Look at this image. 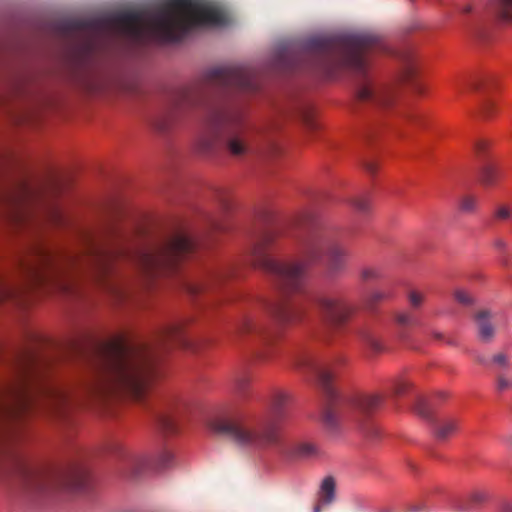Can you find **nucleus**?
Listing matches in <instances>:
<instances>
[{
  "label": "nucleus",
  "mask_w": 512,
  "mask_h": 512,
  "mask_svg": "<svg viewBox=\"0 0 512 512\" xmlns=\"http://www.w3.org/2000/svg\"><path fill=\"white\" fill-rule=\"evenodd\" d=\"M278 397H279V398H285V397H286V395L282 393V394H279V395H278Z\"/></svg>",
  "instance_id": "nucleus-27"
},
{
  "label": "nucleus",
  "mask_w": 512,
  "mask_h": 512,
  "mask_svg": "<svg viewBox=\"0 0 512 512\" xmlns=\"http://www.w3.org/2000/svg\"><path fill=\"white\" fill-rule=\"evenodd\" d=\"M425 295L419 291L412 290L408 294V300L413 308H419L424 302Z\"/></svg>",
  "instance_id": "nucleus-16"
},
{
  "label": "nucleus",
  "mask_w": 512,
  "mask_h": 512,
  "mask_svg": "<svg viewBox=\"0 0 512 512\" xmlns=\"http://www.w3.org/2000/svg\"><path fill=\"white\" fill-rule=\"evenodd\" d=\"M382 401V397L379 394H370L362 399L361 407L364 410H370L377 407Z\"/></svg>",
  "instance_id": "nucleus-15"
},
{
  "label": "nucleus",
  "mask_w": 512,
  "mask_h": 512,
  "mask_svg": "<svg viewBox=\"0 0 512 512\" xmlns=\"http://www.w3.org/2000/svg\"><path fill=\"white\" fill-rule=\"evenodd\" d=\"M306 271V264L304 262L289 263L280 268L279 272L287 278H297L304 274Z\"/></svg>",
  "instance_id": "nucleus-10"
},
{
  "label": "nucleus",
  "mask_w": 512,
  "mask_h": 512,
  "mask_svg": "<svg viewBox=\"0 0 512 512\" xmlns=\"http://www.w3.org/2000/svg\"><path fill=\"white\" fill-rule=\"evenodd\" d=\"M207 427L212 433L226 437L240 447H259L262 444L258 432L242 418L215 416L207 421Z\"/></svg>",
  "instance_id": "nucleus-4"
},
{
  "label": "nucleus",
  "mask_w": 512,
  "mask_h": 512,
  "mask_svg": "<svg viewBox=\"0 0 512 512\" xmlns=\"http://www.w3.org/2000/svg\"><path fill=\"white\" fill-rule=\"evenodd\" d=\"M504 512H512V506H506Z\"/></svg>",
  "instance_id": "nucleus-26"
},
{
  "label": "nucleus",
  "mask_w": 512,
  "mask_h": 512,
  "mask_svg": "<svg viewBox=\"0 0 512 512\" xmlns=\"http://www.w3.org/2000/svg\"><path fill=\"white\" fill-rule=\"evenodd\" d=\"M508 385H509V383L505 378L500 377L498 379V386L500 389H504V388L508 387Z\"/></svg>",
  "instance_id": "nucleus-22"
},
{
  "label": "nucleus",
  "mask_w": 512,
  "mask_h": 512,
  "mask_svg": "<svg viewBox=\"0 0 512 512\" xmlns=\"http://www.w3.org/2000/svg\"><path fill=\"white\" fill-rule=\"evenodd\" d=\"M457 428L458 422L455 419H442L435 426V435L439 439H446L452 436L457 431Z\"/></svg>",
  "instance_id": "nucleus-8"
},
{
  "label": "nucleus",
  "mask_w": 512,
  "mask_h": 512,
  "mask_svg": "<svg viewBox=\"0 0 512 512\" xmlns=\"http://www.w3.org/2000/svg\"><path fill=\"white\" fill-rule=\"evenodd\" d=\"M228 148L233 155H242L247 150V141L243 137L232 136L228 140Z\"/></svg>",
  "instance_id": "nucleus-13"
},
{
  "label": "nucleus",
  "mask_w": 512,
  "mask_h": 512,
  "mask_svg": "<svg viewBox=\"0 0 512 512\" xmlns=\"http://www.w3.org/2000/svg\"><path fill=\"white\" fill-rule=\"evenodd\" d=\"M377 276V271L373 268H370V267H365L361 270V277L364 279V280H371V279H375Z\"/></svg>",
  "instance_id": "nucleus-20"
},
{
  "label": "nucleus",
  "mask_w": 512,
  "mask_h": 512,
  "mask_svg": "<svg viewBox=\"0 0 512 512\" xmlns=\"http://www.w3.org/2000/svg\"><path fill=\"white\" fill-rule=\"evenodd\" d=\"M478 208V199L473 195H463L459 199V210L464 214H472Z\"/></svg>",
  "instance_id": "nucleus-11"
},
{
  "label": "nucleus",
  "mask_w": 512,
  "mask_h": 512,
  "mask_svg": "<svg viewBox=\"0 0 512 512\" xmlns=\"http://www.w3.org/2000/svg\"><path fill=\"white\" fill-rule=\"evenodd\" d=\"M152 377L148 350L134 346L125 350L109 367L104 380L108 391L140 401L147 395Z\"/></svg>",
  "instance_id": "nucleus-2"
},
{
  "label": "nucleus",
  "mask_w": 512,
  "mask_h": 512,
  "mask_svg": "<svg viewBox=\"0 0 512 512\" xmlns=\"http://www.w3.org/2000/svg\"><path fill=\"white\" fill-rule=\"evenodd\" d=\"M397 322L401 325H409L412 323V315L406 312H400L396 316Z\"/></svg>",
  "instance_id": "nucleus-19"
},
{
  "label": "nucleus",
  "mask_w": 512,
  "mask_h": 512,
  "mask_svg": "<svg viewBox=\"0 0 512 512\" xmlns=\"http://www.w3.org/2000/svg\"><path fill=\"white\" fill-rule=\"evenodd\" d=\"M493 362L500 367H505L507 366L508 359L504 354H497L493 357Z\"/></svg>",
  "instance_id": "nucleus-21"
},
{
  "label": "nucleus",
  "mask_w": 512,
  "mask_h": 512,
  "mask_svg": "<svg viewBox=\"0 0 512 512\" xmlns=\"http://www.w3.org/2000/svg\"><path fill=\"white\" fill-rule=\"evenodd\" d=\"M192 241L186 234L174 235L167 247L143 250L136 259L137 267L145 273L156 272L171 264L174 257L188 252Z\"/></svg>",
  "instance_id": "nucleus-3"
},
{
  "label": "nucleus",
  "mask_w": 512,
  "mask_h": 512,
  "mask_svg": "<svg viewBox=\"0 0 512 512\" xmlns=\"http://www.w3.org/2000/svg\"><path fill=\"white\" fill-rule=\"evenodd\" d=\"M221 22L220 9L209 0H168L157 14L128 12L120 15L117 26L121 33L135 39L176 40L192 27Z\"/></svg>",
  "instance_id": "nucleus-1"
},
{
  "label": "nucleus",
  "mask_w": 512,
  "mask_h": 512,
  "mask_svg": "<svg viewBox=\"0 0 512 512\" xmlns=\"http://www.w3.org/2000/svg\"><path fill=\"white\" fill-rule=\"evenodd\" d=\"M511 209L508 206H499L495 211V217L499 220H506L511 216Z\"/></svg>",
  "instance_id": "nucleus-17"
},
{
  "label": "nucleus",
  "mask_w": 512,
  "mask_h": 512,
  "mask_svg": "<svg viewBox=\"0 0 512 512\" xmlns=\"http://www.w3.org/2000/svg\"><path fill=\"white\" fill-rule=\"evenodd\" d=\"M320 307L332 317L337 318L344 311V305L334 297H323L319 302Z\"/></svg>",
  "instance_id": "nucleus-9"
},
{
  "label": "nucleus",
  "mask_w": 512,
  "mask_h": 512,
  "mask_svg": "<svg viewBox=\"0 0 512 512\" xmlns=\"http://www.w3.org/2000/svg\"><path fill=\"white\" fill-rule=\"evenodd\" d=\"M470 10H471V6H469V5H467V6L462 8V11L465 12V13L470 12Z\"/></svg>",
  "instance_id": "nucleus-24"
},
{
  "label": "nucleus",
  "mask_w": 512,
  "mask_h": 512,
  "mask_svg": "<svg viewBox=\"0 0 512 512\" xmlns=\"http://www.w3.org/2000/svg\"><path fill=\"white\" fill-rule=\"evenodd\" d=\"M336 499V480L332 476H325L319 488V504H317L313 511L320 512L321 505H330Z\"/></svg>",
  "instance_id": "nucleus-6"
},
{
  "label": "nucleus",
  "mask_w": 512,
  "mask_h": 512,
  "mask_svg": "<svg viewBox=\"0 0 512 512\" xmlns=\"http://www.w3.org/2000/svg\"><path fill=\"white\" fill-rule=\"evenodd\" d=\"M452 294L456 302L460 305L472 306L475 303L473 295L465 288L456 287Z\"/></svg>",
  "instance_id": "nucleus-12"
},
{
  "label": "nucleus",
  "mask_w": 512,
  "mask_h": 512,
  "mask_svg": "<svg viewBox=\"0 0 512 512\" xmlns=\"http://www.w3.org/2000/svg\"><path fill=\"white\" fill-rule=\"evenodd\" d=\"M498 176V169L493 165H485L480 171V181L482 184L492 185Z\"/></svg>",
  "instance_id": "nucleus-14"
},
{
  "label": "nucleus",
  "mask_w": 512,
  "mask_h": 512,
  "mask_svg": "<svg viewBox=\"0 0 512 512\" xmlns=\"http://www.w3.org/2000/svg\"><path fill=\"white\" fill-rule=\"evenodd\" d=\"M358 97L362 100H367L369 99L372 94H373V89L372 87L368 86V85H365V86H361L359 89H358Z\"/></svg>",
  "instance_id": "nucleus-18"
},
{
  "label": "nucleus",
  "mask_w": 512,
  "mask_h": 512,
  "mask_svg": "<svg viewBox=\"0 0 512 512\" xmlns=\"http://www.w3.org/2000/svg\"><path fill=\"white\" fill-rule=\"evenodd\" d=\"M474 497L481 500L484 498V495L479 493V494H475Z\"/></svg>",
  "instance_id": "nucleus-25"
},
{
  "label": "nucleus",
  "mask_w": 512,
  "mask_h": 512,
  "mask_svg": "<svg viewBox=\"0 0 512 512\" xmlns=\"http://www.w3.org/2000/svg\"><path fill=\"white\" fill-rule=\"evenodd\" d=\"M510 442H511V444H512V436L510 437Z\"/></svg>",
  "instance_id": "nucleus-28"
},
{
  "label": "nucleus",
  "mask_w": 512,
  "mask_h": 512,
  "mask_svg": "<svg viewBox=\"0 0 512 512\" xmlns=\"http://www.w3.org/2000/svg\"><path fill=\"white\" fill-rule=\"evenodd\" d=\"M491 317L492 314L488 310L479 311L476 315L479 335L483 340H489L494 334V329L489 322Z\"/></svg>",
  "instance_id": "nucleus-7"
},
{
  "label": "nucleus",
  "mask_w": 512,
  "mask_h": 512,
  "mask_svg": "<svg viewBox=\"0 0 512 512\" xmlns=\"http://www.w3.org/2000/svg\"><path fill=\"white\" fill-rule=\"evenodd\" d=\"M66 274V267L62 263H43L35 267L31 276L35 282H58Z\"/></svg>",
  "instance_id": "nucleus-5"
},
{
  "label": "nucleus",
  "mask_w": 512,
  "mask_h": 512,
  "mask_svg": "<svg viewBox=\"0 0 512 512\" xmlns=\"http://www.w3.org/2000/svg\"><path fill=\"white\" fill-rule=\"evenodd\" d=\"M321 380L323 382L327 381L330 377L329 373L327 371H322L320 374Z\"/></svg>",
  "instance_id": "nucleus-23"
}]
</instances>
